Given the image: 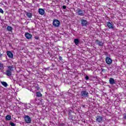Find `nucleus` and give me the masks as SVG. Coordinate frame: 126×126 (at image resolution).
Here are the masks:
<instances>
[{
  "label": "nucleus",
  "instance_id": "nucleus-1",
  "mask_svg": "<svg viewBox=\"0 0 126 126\" xmlns=\"http://www.w3.org/2000/svg\"><path fill=\"white\" fill-rule=\"evenodd\" d=\"M7 67L8 69L6 71L5 74L7 76H11V75H12V71H13V68H14L13 65L11 66H7Z\"/></svg>",
  "mask_w": 126,
  "mask_h": 126
},
{
  "label": "nucleus",
  "instance_id": "nucleus-2",
  "mask_svg": "<svg viewBox=\"0 0 126 126\" xmlns=\"http://www.w3.org/2000/svg\"><path fill=\"white\" fill-rule=\"evenodd\" d=\"M75 12L76 14H77V15L79 16H84V15H85V11L79 8L77 9V10L75 11Z\"/></svg>",
  "mask_w": 126,
  "mask_h": 126
},
{
  "label": "nucleus",
  "instance_id": "nucleus-3",
  "mask_svg": "<svg viewBox=\"0 0 126 126\" xmlns=\"http://www.w3.org/2000/svg\"><path fill=\"white\" fill-rule=\"evenodd\" d=\"M53 25L55 27H59L61 25V22L57 19H54L53 22Z\"/></svg>",
  "mask_w": 126,
  "mask_h": 126
},
{
  "label": "nucleus",
  "instance_id": "nucleus-4",
  "mask_svg": "<svg viewBox=\"0 0 126 126\" xmlns=\"http://www.w3.org/2000/svg\"><path fill=\"white\" fill-rule=\"evenodd\" d=\"M89 94L86 91H82L81 92V95L82 97H88L89 96Z\"/></svg>",
  "mask_w": 126,
  "mask_h": 126
},
{
  "label": "nucleus",
  "instance_id": "nucleus-5",
  "mask_svg": "<svg viewBox=\"0 0 126 126\" xmlns=\"http://www.w3.org/2000/svg\"><path fill=\"white\" fill-rule=\"evenodd\" d=\"M81 24L82 26H85V27H86V26H87V25L88 24V21L85 19H81Z\"/></svg>",
  "mask_w": 126,
  "mask_h": 126
},
{
  "label": "nucleus",
  "instance_id": "nucleus-6",
  "mask_svg": "<svg viewBox=\"0 0 126 126\" xmlns=\"http://www.w3.org/2000/svg\"><path fill=\"white\" fill-rule=\"evenodd\" d=\"M105 62L107 64H112V63H113V60L112 59L109 57H107L105 59Z\"/></svg>",
  "mask_w": 126,
  "mask_h": 126
},
{
  "label": "nucleus",
  "instance_id": "nucleus-7",
  "mask_svg": "<svg viewBox=\"0 0 126 126\" xmlns=\"http://www.w3.org/2000/svg\"><path fill=\"white\" fill-rule=\"evenodd\" d=\"M25 122L27 124H30L31 123V118L28 115H27L25 117Z\"/></svg>",
  "mask_w": 126,
  "mask_h": 126
},
{
  "label": "nucleus",
  "instance_id": "nucleus-8",
  "mask_svg": "<svg viewBox=\"0 0 126 126\" xmlns=\"http://www.w3.org/2000/svg\"><path fill=\"white\" fill-rule=\"evenodd\" d=\"M106 25L109 29H114V27L112 22H106Z\"/></svg>",
  "mask_w": 126,
  "mask_h": 126
},
{
  "label": "nucleus",
  "instance_id": "nucleus-9",
  "mask_svg": "<svg viewBox=\"0 0 126 126\" xmlns=\"http://www.w3.org/2000/svg\"><path fill=\"white\" fill-rule=\"evenodd\" d=\"M103 122V117L97 116L96 117V123H102Z\"/></svg>",
  "mask_w": 126,
  "mask_h": 126
},
{
  "label": "nucleus",
  "instance_id": "nucleus-10",
  "mask_svg": "<svg viewBox=\"0 0 126 126\" xmlns=\"http://www.w3.org/2000/svg\"><path fill=\"white\" fill-rule=\"evenodd\" d=\"M95 43L97 45H98L99 47H103V46H104V43L102 41H100L98 39L95 40Z\"/></svg>",
  "mask_w": 126,
  "mask_h": 126
},
{
  "label": "nucleus",
  "instance_id": "nucleus-11",
  "mask_svg": "<svg viewBox=\"0 0 126 126\" xmlns=\"http://www.w3.org/2000/svg\"><path fill=\"white\" fill-rule=\"evenodd\" d=\"M67 112L69 118H70L71 120H73V117H72L71 115V114L73 113V111L71 109H68Z\"/></svg>",
  "mask_w": 126,
  "mask_h": 126
},
{
  "label": "nucleus",
  "instance_id": "nucleus-12",
  "mask_svg": "<svg viewBox=\"0 0 126 126\" xmlns=\"http://www.w3.org/2000/svg\"><path fill=\"white\" fill-rule=\"evenodd\" d=\"M7 56H8V58L10 59H13V54L11 51H7Z\"/></svg>",
  "mask_w": 126,
  "mask_h": 126
},
{
  "label": "nucleus",
  "instance_id": "nucleus-13",
  "mask_svg": "<svg viewBox=\"0 0 126 126\" xmlns=\"http://www.w3.org/2000/svg\"><path fill=\"white\" fill-rule=\"evenodd\" d=\"M25 36L26 38H27V39H30L32 38V34H31L28 32H26L25 34Z\"/></svg>",
  "mask_w": 126,
  "mask_h": 126
},
{
  "label": "nucleus",
  "instance_id": "nucleus-14",
  "mask_svg": "<svg viewBox=\"0 0 126 126\" xmlns=\"http://www.w3.org/2000/svg\"><path fill=\"white\" fill-rule=\"evenodd\" d=\"M38 13L40 15H44L45 14V10L42 8H39L38 9Z\"/></svg>",
  "mask_w": 126,
  "mask_h": 126
},
{
  "label": "nucleus",
  "instance_id": "nucleus-15",
  "mask_svg": "<svg viewBox=\"0 0 126 126\" xmlns=\"http://www.w3.org/2000/svg\"><path fill=\"white\" fill-rule=\"evenodd\" d=\"M109 83H110V84H111V85H113L115 84V83H116V81H115V79H114V78H110L109 79Z\"/></svg>",
  "mask_w": 126,
  "mask_h": 126
},
{
  "label": "nucleus",
  "instance_id": "nucleus-16",
  "mask_svg": "<svg viewBox=\"0 0 126 126\" xmlns=\"http://www.w3.org/2000/svg\"><path fill=\"white\" fill-rule=\"evenodd\" d=\"M0 83L4 87H7V86H8V85H7V83L5 82L1 81Z\"/></svg>",
  "mask_w": 126,
  "mask_h": 126
},
{
  "label": "nucleus",
  "instance_id": "nucleus-17",
  "mask_svg": "<svg viewBox=\"0 0 126 126\" xmlns=\"http://www.w3.org/2000/svg\"><path fill=\"white\" fill-rule=\"evenodd\" d=\"M6 121H10L11 120V116L8 115L5 117Z\"/></svg>",
  "mask_w": 126,
  "mask_h": 126
},
{
  "label": "nucleus",
  "instance_id": "nucleus-18",
  "mask_svg": "<svg viewBox=\"0 0 126 126\" xmlns=\"http://www.w3.org/2000/svg\"><path fill=\"white\" fill-rule=\"evenodd\" d=\"M26 15L27 17L29 18H32V13H30V12H27L26 13Z\"/></svg>",
  "mask_w": 126,
  "mask_h": 126
},
{
  "label": "nucleus",
  "instance_id": "nucleus-19",
  "mask_svg": "<svg viewBox=\"0 0 126 126\" xmlns=\"http://www.w3.org/2000/svg\"><path fill=\"white\" fill-rule=\"evenodd\" d=\"M74 43L76 45H78L79 44V39H75L74 40Z\"/></svg>",
  "mask_w": 126,
  "mask_h": 126
},
{
  "label": "nucleus",
  "instance_id": "nucleus-20",
  "mask_svg": "<svg viewBox=\"0 0 126 126\" xmlns=\"http://www.w3.org/2000/svg\"><path fill=\"white\" fill-rule=\"evenodd\" d=\"M43 95L42 94H41V92H36V97H42Z\"/></svg>",
  "mask_w": 126,
  "mask_h": 126
},
{
  "label": "nucleus",
  "instance_id": "nucleus-21",
  "mask_svg": "<svg viewBox=\"0 0 126 126\" xmlns=\"http://www.w3.org/2000/svg\"><path fill=\"white\" fill-rule=\"evenodd\" d=\"M59 61H61L62 63H64V60L63 59V57H62L61 56H59Z\"/></svg>",
  "mask_w": 126,
  "mask_h": 126
},
{
  "label": "nucleus",
  "instance_id": "nucleus-22",
  "mask_svg": "<svg viewBox=\"0 0 126 126\" xmlns=\"http://www.w3.org/2000/svg\"><path fill=\"white\" fill-rule=\"evenodd\" d=\"M12 27H11V26H7V30L8 31H9V32H10V31H12Z\"/></svg>",
  "mask_w": 126,
  "mask_h": 126
},
{
  "label": "nucleus",
  "instance_id": "nucleus-23",
  "mask_svg": "<svg viewBox=\"0 0 126 126\" xmlns=\"http://www.w3.org/2000/svg\"><path fill=\"white\" fill-rule=\"evenodd\" d=\"M3 68H4V67L3 66V63H0V69L2 70Z\"/></svg>",
  "mask_w": 126,
  "mask_h": 126
},
{
  "label": "nucleus",
  "instance_id": "nucleus-24",
  "mask_svg": "<svg viewBox=\"0 0 126 126\" xmlns=\"http://www.w3.org/2000/svg\"><path fill=\"white\" fill-rule=\"evenodd\" d=\"M10 125L11 126H16V124H15L12 122H10Z\"/></svg>",
  "mask_w": 126,
  "mask_h": 126
},
{
  "label": "nucleus",
  "instance_id": "nucleus-25",
  "mask_svg": "<svg viewBox=\"0 0 126 126\" xmlns=\"http://www.w3.org/2000/svg\"><path fill=\"white\" fill-rule=\"evenodd\" d=\"M35 102L38 105V104H39V102H38V98H36L35 99Z\"/></svg>",
  "mask_w": 126,
  "mask_h": 126
},
{
  "label": "nucleus",
  "instance_id": "nucleus-26",
  "mask_svg": "<svg viewBox=\"0 0 126 126\" xmlns=\"http://www.w3.org/2000/svg\"><path fill=\"white\" fill-rule=\"evenodd\" d=\"M4 12L3 11V10H2L1 8H0V13H2V14H3Z\"/></svg>",
  "mask_w": 126,
  "mask_h": 126
},
{
  "label": "nucleus",
  "instance_id": "nucleus-27",
  "mask_svg": "<svg viewBox=\"0 0 126 126\" xmlns=\"http://www.w3.org/2000/svg\"><path fill=\"white\" fill-rule=\"evenodd\" d=\"M65 124L64 123H60L59 124V126H64Z\"/></svg>",
  "mask_w": 126,
  "mask_h": 126
},
{
  "label": "nucleus",
  "instance_id": "nucleus-28",
  "mask_svg": "<svg viewBox=\"0 0 126 126\" xmlns=\"http://www.w3.org/2000/svg\"><path fill=\"white\" fill-rule=\"evenodd\" d=\"M86 80H89V77H88L87 75L85 77Z\"/></svg>",
  "mask_w": 126,
  "mask_h": 126
},
{
  "label": "nucleus",
  "instance_id": "nucleus-29",
  "mask_svg": "<svg viewBox=\"0 0 126 126\" xmlns=\"http://www.w3.org/2000/svg\"><path fill=\"white\" fill-rule=\"evenodd\" d=\"M63 9H65V8H66V6H65V5H63Z\"/></svg>",
  "mask_w": 126,
  "mask_h": 126
},
{
  "label": "nucleus",
  "instance_id": "nucleus-30",
  "mask_svg": "<svg viewBox=\"0 0 126 126\" xmlns=\"http://www.w3.org/2000/svg\"><path fill=\"white\" fill-rule=\"evenodd\" d=\"M34 39H35L36 40H39V37L35 36V37H34Z\"/></svg>",
  "mask_w": 126,
  "mask_h": 126
},
{
  "label": "nucleus",
  "instance_id": "nucleus-31",
  "mask_svg": "<svg viewBox=\"0 0 126 126\" xmlns=\"http://www.w3.org/2000/svg\"><path fill=\"white\" fill-rule=\"evenodd\" d=\"M2 56H3V54L0 53V58H1V57H2Z\"/></svg>",
  "mask_w": 126,
  "mask_h": 126
},
{
  "label": "nucleus",
  "instance_id": "nucleus-32",
  "mask_svg": "<svg viewBox=\"0 0 126 126\" xmlns=\"http://www.w3.org/2000/svg\"><path fill=\"white\" fill-rule=\"evenodd\" d=\"M69 1V0H65V2H68Z\"/></svg>",
  "mask_w": 126,
  "mask_h": 126
},
{
  "label": "nucleus",
  "instance_id": "nucleus-33",
  "mask_svg": "<svg viewBox=\"0 0 126 126\" xmlns=\"http://www.w3.org/2000/svg\"><path fill=\"white\" fill-rule=\"evenodd\" d=\"M0 18H1V16L0 15Z\"/></svg>",
  "mask_w": 126,
  "mask_h": 126
},
{
  "label": "nucleus",
  "instance_id": "nucleus-34",
  "mask_svg": "<svg viewBox=\"0 0 126 126\" xmlns=\"http://www.w3.org/2000/svg\"><path fill=\"white\" fill-rule=\"evenodd\" d=\"M83 107H85V105H83Z\"/></svg>",
  "mask_w": 126,
  "mask_h": 126
}]
</instances>
